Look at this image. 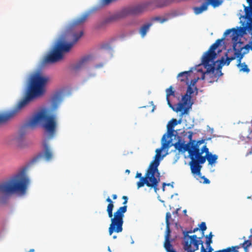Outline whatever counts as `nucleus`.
I'll use <instances>...</instances> for the list:
<instances>
[{
    "label": "nucleus",
    "instance_id": "obj_1",
    "mask_svg": "<svg viewBox=\"0 0 252 252\" xmlns=\"http://www.w3.org/2000/svg\"><path fill=\"white\" fill-rule=\"evenodd\" d=\"M98 6H94L84 13L80 17L70 23L66 28V32L63 34L55 44L53 50L44 59L43 63H54L61 60L63 58V53L68 52L73 45L82 37L83 34L82 31L72 34L73 41L70 43H65L64 41L67 39V35L70 34L74 28L77 25L83 23L88 16L93 12L98 10Z\"/></svg>",
    "mask_w": 252,
    "mask_h": 252
},
{
    "label": "nucleus",
    "instance_id": "obj_2",
    "mask_svg": "<svg viewBox=\"0 0 252 252\" xmlns=\"http://www.w3.org/2000/svg\"><path fill=\"white\" fill-rule=\"evenodd\" d=\"M49 80L42 76L41 71L37 70L31 76L30 85L24 98L12 109L0 114V124L4 123L16 116L31 100L44 93V86Z\"/></svg>",
    "mask_w": 252,
    "mask_h": 252
},
{
    "label": "nucleus",
    "instance_id": "obj_3",
    "mask_svg": "<svg viewBox=\"0 0 252 252\" xmlns=\"http://www.w3.org/2000/svg\"><path fill=\"white\" fill-rule=\"evenodd\" d=\"M223 38L218 39L213 44L209 49L204 53L201 58V63L195 67V70L201 73V79L206 78L209 83L217 81L219 78L222 75L221 69L224 65L220 64V59L215 61L217 54L215 50L221 44Z\"/></svg>",
    "mask_w": 252,
    "mask_h": 252
},
{
    "label": "nucleus",
    "instance_id": "obj_4",
    "mask_svg": "<svg viewBox=\"0 0 252 252\" xmlns=\"http://www.w3.org/2000/svg\"><path fill=\"white\" fill-rule=\"evenodd\" d=\"M240 23L242 27L227 30L223 33V39L230 35L233 43V48H236L248 54L252 50V12L244 17H241Z\"/></svg>",
    "mask_w": 252,
    "mask_h": 252
},
{
    "label": "nucleus",
    "instance_id": "obj_5",
    "mask_svg": "<svg viewBox=\"0 0 252 252\" xmlns=\"http://www.w3.org/2000/svg\"><path fill=\"white\" fill-rule=\"evenodd\" d=\"M27 167L21 169L10 180L0 184V193L5 194L18 193L20 196L26 194L30 179L27 175Z\"/></svg>",
    "mask_w": 252,
    "mask_h": 252
},
{
    "label": "nucleus",
    "instance_id": "obj_6",
    "mask_svg": "<svg viewBox=\"0 0 252 252\" xmlns=\"http://www.w3.org/2000/svg\"><path fill=\"white\" fill-rule=\"evenodd\" d=\"M48 114L49 112L46 109L37 112L27 122L25 126L33 128L40 125L47 133V139H52L55 134L56 115Z\"/></svg>",
    "mask_w": 252,
    "mask_h": 252
},
{
    "label": "nucleus",
    "instance_id": "obj_7",
    "mask_svg": "<svg viewBox=\"0 0 252 252\" xmlns=\"http://www.w3.org/2000/svg\"><path fill=\"white\" fill-rule=\"evenodd\" d=\"M148 10H150L147 1L135 5L127 6L114 12L103 20L97 22L95 25L94 28L97 30L100 29L107 24L119 21L128 15H140Z\"/></svg>",
    "mask_w": 252,
    "mask_h": 252
},
{
    "label": "nucleus",
    "instance_id": "obj_8",
    "mask_svg": "<svg viewBox=\"0 0 252 252\" xmlns=\"http://www.w3.org/2000/svg\"><path fill=\"white\" fill-rule=\"evenodd\" d=\"M164 156L165 155H155L146 171L145 177L141 178L137 183L138 189L143 187L146 184L148 187H153L155 191L157 192L158 184L160 181V173L158 170V166Z\"/></svg>",
    "mask_w": 252,
    "mask_h": 252
},
{
    "label": "nucleus",
    "instance_id": "obj_9",
    "mask_svg": "<svg viewBox=\"0 0 252 252\" xmlns=\"http://www.w3.org/2000/svg\"><path fill=\"white\" fill-rule=\"evenodd\" d=\"M178 141L173 144L172 145L180 152L185 153L186 151L188 152L189 157L191 159V161L189 162V165L191 171H192L193 167L195 166L200 157L202 156L200 155L199 153V145L196 143V141L188 142L187 144H186L185 141L183 140L180 136H178Z\"/></svg>",
    "mask_w": 252,
    "mask_h": 252
},
{
    "label": "nucleus",
    "instance_id": "obj_10",
    "mask_svg": "<svg viewBox=\"0 0 252 252\" xmlns=\"http://www.w3.org/2000/svg\"><path fill=\"white\" fill-rule=\"evenodd\" d=\"M233 49L234 51V53L232 56H228V54L230 52H232L231 49H229L227 52L225 53L224 56L221 58L220 64L228 65L232 60L237 58V66L239 68L240 71L249 73L250 72V69L248 68V65L245 63H241V60L246 54H244V51L238 48H233Z\"/></svg>",
    "mask_w": 252,
    "mask_h": 252
},
{
    "label": "nucleus",
    "instance_id": "obj_11",
    "mask_svg": "<svg viewBox=\"0 0 252 252\" xmlns=\"http://www.w3.org/2000/svg\"><path fill=\"white\" fill-rule=\"evenodd\" d=\"M126 209V206H122L114 213L113 218L111 219V224L109 227L108 231L110 235H111L113 232L120 233L123 231V218Z\"/></svg>",
    "mask_w": 252,
    "mask_h": 252
},
{
    "label": "nucleus",
    "instance_id": "obj_12",
    "mask_svg": "<svg viewBox=\"0 0 252 252\" xmlns=\"http://www.w3.org/2000/svg\"><path fill=\"white\" fill-rule=\"evenodd\" d=\"M177 125V121L175 119H172L168 122L167 125V131L163 135L161 139V147L160 148L156 149V155L161 156V153L164 149L168 148L171 146H173V144H170L172 142V139L170 138L167 140V138H171L173 135V132L174 131V128Z\"/></svg>",
    "mask_w": 252,
    "mask_h": 252
},
{
    "label": "nucleus",
    "instance_id": "obj_13",
    "mask_svg": "<svg viewBox=\"0 0 252 252\" xmlns=\"http://www.w3.org/2000/svg\"><path fill=\"white\" fill-rule=\"evenodd\" d=\"M43 151L40 152L32 160V163H34L41 159H44L46 161H49L52 159L53 155L46 139L43 142Z\"/></svg>",
    "mask_w": 252,
    "mask_h": 252
},
{
    "label": "nucleus",
    "instance_id": "obj_14",
    "mask_svg": "<svg viewBox=\"0 0 252 252\" xmlns=\"http://www.w3.org/2000/svg\"><path fill=\"white\" fill-rule=\"evenodd\" d=\"M218 158V157L217 155H212V154H210L208 156H202L200 157L199 160H198V162L195 166L193 167V170L191 171V172L193 174H196L197 175H200L201 174V168H202L201 164L205 162L206 159H207L209 164L212 165L216 162Z\"/></svg>",
    "mask_w": 252,
    "mask_h": 252
},
{
    "label": "nucleus",
    "instance_id": "obj_15",
    "mask_svg": "<svg viewBox=\"0 0 252 252\" xmlns=\"http://www.w3.org/2000/svg\"><path fill=\"white\" fill-rule=\"evenodd\" d=\"M191 98V96L185 94L182 97V102L178 103L175 108L173 106L171 108L177 112L181 111V115H183L187 113L188 109L191 107L192 104V103H190Z\"/></svg>",
    "mask_w": 252,
    "mask_h": 252
},
{
    "label": "nucleus",
    "instance_id": "obj_16",
    "mask_svg": "<svg viewBox=\"0 0 252 252\" xmlns=\"http://www.w3.org/2000/svg\"><path fill=\"white\" fill-rule=\"evenodd\" d=\"M203 236L197 237L196 235H192V237H189L190 240H187L186 244H184V248H188L194 251L198 250L199 245H201V246H203V242L202 241Z\"/></svg>",
    "mask_w": 252,
    "mask_h": 252
},
{
    "label": "nucleus",
    "instance_id": "obj_17",
    "mask_svg": "<svg viewBox=\"0 0 252 252\" xmlns=\"http://www.w3.org/2000/svg\"><path fill=\"white\" fill-rule=\"evenodd\" d=\"M175 0H148L150 10L167 6Z\"/></svg>",
    "mask_w": 252,
    "mask_h": 252
},
{
    "label": "nucleus",
    "instance_id": "obj_18",
    "mask_svg": "<svg viewBox=\"0 0 252 252\" xmlns=\"http://www.w3.org/2000/svg\"><path fill=\"white\" fill-rule=\"evenodd\" d=\"M23 140V136L19 133H16L8 137L6 140L7 145L20 147Z\"/></svg>",
    "mask_w": 252,
    "mask_h": 252
},
{
    "label": "nucleus",
    "instance_id": "obj_19",
    "mask_svg": "<svg viewBox=\"0 0 252 252\" xmlns=\"http://www.w3.org/2000/svg\"><path fill=\"white\" fill-rule=\"evenodd\" d=\"M91 59L92 57L90 55L83 57L78 62L72 65V69L75 72L79 71L86 67Z\"/></svg>",
    "mask_w": 252,
    "mask_h": 252
},
{
    "label": "nucleus",
    "instance_id": "obj_20",
    "mask_svg": "<svg viewBox=\"0 0 252 252\" xmlns=\"http://www.w3.org/2000/svg\"><path fill=\"white\" fill-rule=\"evenodd\" d=\"M63 94L62 92L56 93L51 98V109L52 110L57 109L63 100Z\"/></svg>",
    "mask_w": 252,
    "mask_h": 252
},
{
    "label": "nucleus",
    "instance_id": "obj_21",
    "mask_svg": "<svg viewBox=\"0 0 252 252\" xmlns=\"http://www.w3.org/2000/svg\"><path fill=\"white\" fill-rule=\"evenodd\" d=\"M170 225V224H166V232L165 235V241L164 243V248L166 251H169V249L173 248L170 240L171 233Z\"/></svg>",
    "mask_w": 252,
    "mask_h": 252
},
{
    "label": "nucleus",
    "instance_id": "obj_22",
    "mask_svg": "<svg viewBox=\"0 0 252 252\" xmlns=\"http://www.w3.org/2000/svg\"><path fill=\"white\" fill-rule=\"evenodd\" d=\"M247 2L249 4L248 6H245V5H243L244 6V12H242V10H241V12L243 13V14H241L239 13L238 14V16L239 17V20L240 19V18H241V17H244L245 16H246L248 15V14H250V13L252 12V0H246Z\"/></svg>",
    "mask_w": 252,
    "mask_h": 252
},
{
    "label": "nucleus",
    "instance_id": "obj_23",
    "mask_svg": "<svg viewBox=\"0 0 252 252\" xmlns=\"http://www.w3.org/2000/svg\"><path fill=\"white\" fill-rule=\"evenodd\" d=\"M208 9V6L205 0H204V2H202L200 6H195L192 8L193 12L195 15L200 14L203 12L207 11Z\"/></svg>",
    "mask_w": 252,
    "mask_h": 252
},
{
    "label": "nucleus",
    "instance_id": "obj_24",
    "mask_svg": "<svg viewBox=\"0 0 252 252\" xmlns=\"http://www.w3.org/2000/svg\"><path fill=\"white\" fill-rule=\"evenodd\" d=\"M153 24L152 22H148L144 24L139 29V33L141 36L144 38L147 32L149 31L150 27L152 26Z\"/></svg>",
    "mask_w": 252,
    "mask_h": 252
},
{
    "label": "nucleus",
    "instance_id": "obj_25",
    "mask_svg": "<svg viewBox=\"0 0 252 252\" xmlns=\"http://www.w3.org/2000/svg\"><path fill=\"white\" fill-rule=\"evenodd\" d=\"M192 71V70L191 69L189 71L180 72L177 75V77L178 80L181 82H186L187 80H189L188 76Z\"/></svg>",
    "mask_w": 252,
    "mask_h": 252
},
{
    "label": "nucleus",
    "instance_id": "obj_26",
    "mask_svg": "<svg viewBox=\"0 0 252 252\" xmlns=\"http://www.w3.org/2000/svg\"><path fill=\"white\" fill-rule=\"evenodd\" d=\"M166 100L168 102V104L169 105L170 107H172V105L169 99V97L170 95H174V92L172 90V86H170L169 88L167 89L166 90Z\"/></svg>",
    "mask_w": 252,
    "mask_h": 252
},
{
    "label": "nucleus",
    "instance_id": "obj_27",
    "mask_svg": "<svg viewBox=\"0 0 252 252\" xmlns=\"http://www.w3.org/2000/svg\"><path fill=\"white\" fill-rule=\"evenodd\" d=\"M192 232H193L192 230L183 231V233L184 235V244H186V242L187 240H188V241H189V240H190L189 238H188V237H192V236H189V233H191Z\"/></svg>",
    "mask_w": 252,
    "mask_h": 252
},
{
    "label": "nucleus",
    "instance_id": "obj_28",
    "mask_svg": "<svg viewBox=\"0 0 252 252\" xmlns=\"http://www.w3.org/2000/svg\"><path fill=\"white\" fill-rule=\"evenodd\" d=\"M213 236L212 234V232H211L208 235H206L205 238H206V244L207 246H210V245L212 243V238Z\"/></svg>",
    "mask_w": 252,
    "mask_h": 252
},
{
    "label": "nucleus",
    "instance_id": "obj_29",
    "mask_svg": "<svg viewBox=\"0 0 252 252\" xmlns=\"http://www.w3.org/2000/svg\"><path fill=\"white\" fill-rule=\"evenodd\" d=\"M237 247H232V248H227L225 249L221 250L222 252H238Z\"/></svg>",
    "mask_w": 252,
    "mask_h": 252
},
{
    "label": "nucleus",
    "instance_id": "obj_30",
    "mask_svg": "<svg viewBox=\"0 0 252 252\" xmlns=\"http://www.w3.org/2000/svg\"><path fill=\"white\" fill-rule=\"evenodd\" d=\"M169 18L164 17V18H161L160 17H155L152 18L153 21H158L160 23H163L165 22H166L168 20Z\"/></svg>",
    "mask_w": 252,
    "mask_h": 252
},
{
    "label": "nucleus",
    "instance_id": "obj_31",
    "mask_svg": "<svg viewBox=\"0 0 252 252\" xmlns=\"http://www.w3.org/2000/svg\"><path fill=\"white\" fill-rule=\"evenodd\" d=\"M252 245V242L250 240L245 241L242 244V247L245 251H247L248 249Z\"/></svg>",
    "mask_w": 252,
    "mask_h": 252
},
{
    "label": "nucleus",
    "instance_id": "obj_32",
    "mask_svg": "<svg viewBox=\"0 0 252 252\" xmlns=\"http://www.w3.org/2000/svg\"><path fill=\"white\" fill-rule=\"evenodd\" d=\"M199 153H200V155L202 156V154L204 153H206L205 156H208L210 153H209V149L207 147L206 145H204L201 149L200 150Z\"/></svg>",
    "mask_w": 252,
    "mask_h": 252
},
{
    "label": "nucleus",
    "instance_id": "obj_33",
    "mask_svg": "<svg viewBox=\"0 0 252 252\" xmlns=\"http://www.w3.org/2000/svg\"><path fill=\"white\" fill-rule=\"evenodd\" d=\"M200 229L202 231V235H204V231L206 230L207 227L205 222H202L199 225Z\"/></svg>",
    "mask_w": 252,
    "mask_h": 252
},
{
    "label": "nucleus",
    "instance_id": "obj_34",
    "mask_svg": "<svg viewBox=\"0 0 252 252\" xmlns=\"http://www.w3.org/2000/svg\"><path fill=\"white\" fill-rule=\"evenodd\" d=\"M207 247L208 249V251L206 250L204 246H201L200 252H212V251H213V249L211 246V245H210V246H207Z\"/></svg>",
    "mask_w": 252,
    "mask_h": 252
},
{
    "label": "nucleus",
    "instance_id": "obj_35",
    "mask_svg": "<svg viewBox=\"0 0 252 252\" xmlns=\"http://www.w3.org/2000/svg\"><path fill=\"white\" fill-rule=\"evenodd\" d=\"M193 93V89L191 87L190 85H189L186 94L189 95L191 96Z\"/></svg>",
    "mask_w": 252,
    "mask_h": 252
},
{
    "label": "nucleus",
    "instance_id": "obj_36",
    "mask_svg": "<svg viewBox=\"0 0 252 252\" xmlns=\"http://www.w3.org/2000/svg\"><path fill=\"white\" fill-rule=\"evenodd\" d=\"M171 218V215L170 212H167L166 214L165 222L166 224H170L169 220Z\"/></svg>",
    "mask_w": 252,
    "mask_h": 252
},
{
    "label": "nucleus",
    "instance_id": "obj_37",
    "mask_svg": "<svg viewBox=\"0 0 252 252\" xmlns=\"http://www.w3.org/2000/svg\"><path fill=\"white\" fill-rule=\"evenodd\" d=\"M102 48L105 49V50H110V51H111V49H112L108 43H105V44H103L102 46Z\"/></svg>",
    "mask_w": 252,
    "mask_h": 252
},
{
    "label": "nucleus",
    "instance_id": "obj_38",
    "mask_svg": "<svg viewBox=\"0 0 252 252\" xmlns=\"http://www.w3.org/2000/svg\"><path fill=\"white\" fill-rule=\"evenodd\" d=\"M114 208V204H108L107 206V211L108 213L113 212V209Z\"/></svg>",
    "mask_w": 252,
    "mask_h": 252
},
{
    "label": "nucleus",
    "instance_id": "obj_39",
    "mask_svg": "<svg viewBox=\"0 0 252 252\" xmlns=\"http://www.w3.org/2000/svg\"><path fill=\"white\" fill-rule=\"evenodd\" d=\"M192 135H193V133L192 132H189V135H188V138L189 139V142L196 141L195 140H192Z\"/></svg>",
    "mask_w": 252,
    "mask_h": 252
},
{
    "label": "nucleus",
    "instance_id": "obj_40",
    "mask_svg": "<svg viewBox=\"0 0 252 252\" xmlns=\"http://www.w3.org/2000/svg\"><path fill=\"white\" fill-rule=\"evenodd\" d=\"M199 79H201V77H197V78H195L194 79L191 80V83H192V85H194Z\"/></svg>",
    "mask_w": 252,
    "mask_h": 252
},
{
    "label": "nucleus",
    "instance_id": "obj_41",
    "mask_svg": "<svg viewBox=\"0 0 252 252\" xmlns=\"http://www.w3.org/2000/svg\"><path fill=\"white\" fill-rule=\"evenodd\" d=\"M113 0H102V2L103 4H108Z\"/></svg>",
    "mask_w": 252,
    "mask_h": 252
},
{
    "label": "nucleus",
    "instance_id": "obj_42",
    "mask_svg": "<svg viewBox=\"0 0 252 252\" xmlns=\"http://www.w3.org/2000/svg\"><path fill=\"white\" fill-rule=\"evenodd\" d=\"M202 179H204L203 183L204 184H209L210 183V181L207 178H205V176L202 177Z\"/></svg>",
    "mask_w": 252,
    "mask_h": 252
},
{
    "label": "nucleus",
    "instance_id": "obj_43",
    "mask_svg": "<svg viewBox=\"0 0 252 252\" xmlns=\"http://www.w3.org/2000/svg\"><path fill=\"white\" fill-rule=\"evenodd\" d=\"M184 250L186 252H195V251L192 250V249H190L188 248H184Z\"/></svg>",
    "mask_w": 252,
    "mask_h": 252
},
{
    "label": "nucleus",
    "instance_id": "obj_44",
    "mask_svg": "<svg viewBox=\"0 0 252 252\" xmlns=\"http://www.w3.org/2000/svg\"><path fill=\"white\" fill-rule=\"evenodd\" d=\"M173 182H172L171 183H164V186H171V187L173 188L174 187L173 186Z\"/></svg>",
    "mask_w": 252,
    "mask_h": 252
},
{
    "label": "nucleus",
    "instance_id": "obj_45",
    "mask_svg": "<svg viewBox=\"0 0 252 252\" xmlns=\"http://www.w3.org/2000/svg\"><path fill=\"white\" fill-rule=\"evenodd\" d=\"M106 201L109 202V204H113V202L109 197L106 199Z\"/></svg>",
    "mask_w": 252,
    "mask_h": 252
},
{
    "label": "nucleus",
    "instance_id": "obj_46",
    "mask_svg": "<svg viewBox=\"0 0 252 252\" xmlns=\"http://www.w3.org/2000/svg\"><path fill=\"white\" fill-rule=\"evenodd\" d=\"M204 142V140H199V141H196V143H197V144L198 145H201V144L203 143Z\"/></svg>",
    "mask_w": 252,
    "mask_h": 252
},
{
    "label": "nucleus",
    "instance_id": "obj_47",
    "mask_svg": "<svg viewBox=\"0 0 252 252\" xmlns=\"http://www.w3.org/2000/svg\"><path fill=\"white\" fill-rule=\"evenodd\" d=\"M108 217L110 218H113V216L114 217V215H113V212H110L109 213H108Z\"/></svg>",
    "mask_w": 252,
    "mask_h": 252
},
{
    "label": "nucleus",
    "instance_id": "obj_48",
    "mask_svg": "<svg viewBox=\"0 0 252 252\" xmlns=\"http://www.w3.org/2000/svg\"><path fill=\"white\" fill-rule=\"evenodd\" d=\"M141 176H142L141 173L137 172L136 175L135 177L136 178H140V179H141V178L143 177H141Z\"/></svg>",
    "mask_w": 252,
    "mask_h": 252
},
{
    "label": "nucleus",
    "instance_id": "obj_49",
    "mask_svg": "<svg viewBox=\"0 0 252 252\" xmlns=\"http://www.w3.org/2000/svg\"><path fill=\"white\" fill-rule=\"evenodd\" d=\"M167 252H176V251L173 248L169 249V251H166Z\"/></svg>",
    "mask_w": 252,
    "mask_h": 252
},
{
    "label": "nucleus",
    "instance_id": "obj_50",
    "mask_svg": "<svg viewBox=\"0 0 252 252\" xmlns=\"http://www.w3.org/2000/svg\"><path fill=\"white\" fill-rule=\"evenodd\" d=\"M179 210H180V209H179V208H178V209H177L175 212H174L173 213V214H176V215L178 214V211H179Z\"/></svg>",
    "mask_w": 252,
    "mask_h": 252
},
{
    "label": "nucleus",
    "instance_id": "obj_51",
    "mask_svg": "<svg viewBox=\"0 0 252 252\" xmlns=\"http://www.w3.org/2000/svg\"><path fill=\"white\" fill-rule=\"evenodd\" d=\"M102 66V64H97V65H95V67L96 68H98V67H100Z\"/></svg>",
    "mask_w": 252,
    "mask_h": 252
},
{
    "label": "nucleus",
    "instance_id": "obj_52",
    "mask_svg": "<svg viewBox=\"0 0 252 252\" xmlns=\"http://www.w3.org/2000/svg\"><path fill=\"white\" fill-rule=\"evenodd\" d=\"M251 235L249 236V239L252 237V228L250 229Z\"/></svg>",
    "mask_w": 252,
    "mask_h": 252
},
{
    "label": "nucleus",
    "instance_id": "obj_53",
    "mask_svg": "<svg viewBox=\"0 0 252 252\" xmlns=\"http://www.w3.org/2000/svg\"><path fill=\"white\" fill-rule=\"evenodd\" d=\"M112 197H113V198L114 199H116L117 198V195H116V194H113V195H112Z\"/></svg>",
    "mask_w": 252,
    "mask_h": 252
},
{
    "label": "nucleus",
    "instance_id": "obj_54",
    "mask_svg": "<svg viewBox=\"0 0 252 252\" xmlns=\"http://www.w3.org/2000/svg\"><path fill=\"white\" fill-rule=\"evenodd\" d=\"M127 202V197H126V200L124 201L123 204H126Z\"/></svg>",
    "mask_w": 252,
    "mask_h": 252
},
{
    "label": "nucleus",
    "instance_id": "obj_55",
    "mask_svg": "<svg viewBox=\"0 0 252 252\" xmlns=\"http://www.w3.org/2000/svg\"><path fill=\"white\" fill-rule=\"evenodd\" d=\"M198 228H195L192 230V232H196V231H197V230H198Z\"/></svg>",
    "mask_w": 252,
    "mask_h": 252
},
{
    "label": "nucleus",
    "instance_id": "obj_56",
    "mask_svg": "<svg viewBox=\"0 0 252 252\" xmlns=\"http://www.w3.org/2000/svg\"><path fill=\"white\" fill-rule=\"evenodd\" d=\"M182 122V120L181 119H180L178 121H177V124H181Z\"/></svg>",
    "mask_w": 252,
    "mask_h": 252
},
{
    "label": "nucleus",
    "instance_id": "obj_57",
    "mask_svg": "<svg viewBox=\"0 0 252 252\" xmlns=\"http://www.w3.org/2000/svg\"><path fill=\"white\" fill-rule=\"evenodd\" d=\"M178 194L177 193H175L174 194H172L171 196V198H173V196H175V195H177Z\"/></svg>",
    "mask_w": 252,
    "mask_h": 252
},
{
    "label": "nucleus",
    "instance_id": "obj_58",
    "mask_svg": "<svg viewBox=\"0 0 252 252\" xmlns=\"http://www.w3.org/2000/svg\"><path fill=\"white\" fill-rule=\"evenodd\" d=\"M183 213L186 216L187 215V214H187V210H184L183 211Z\"/></svg>",
    "mask_w": 252,
    "mask_h": 252
},
{
    "label": "nucleus",
    "instance_id": "obj_59",
    "mask_svg": "<svg viewBox=\"0 0 252 252\" xmlns=\"http://www.w3.org/2000/svg\"><path fill=\"white\" fill-rule=\"evenodd\" d=\"M165 186H164V183H163L162 185V190L163 191H164V190H165Z\"/></svg>",
    "mask_w": 252,
    "mask_h": 252
},
{
    "label": "nucleus",
    "instance_id": "obj_60",
    "mask_svg": "<svg viewBox=\"0 0 252 252\" xmlns=\"http://www.w3.org/2000/svg\"><path fill=\"white\" fill-rule=\"evenodd\" d=\"M126 173H129L130 171H129L128 169H126Z\"/></svg>",
    "mask_w": 252,
    "mask_h": 252
},
{
    "label": "nucleus",
    "instance_id": "obj_61",
    "mask_svg": "<svg viewBox=\"0 0 252 252\" xmlns=\"http://www.w3.org/2000/svg\"><path fill=\"white\" fill-rule=\"evenodd\" d=\"M108 251L109 252H111V249H110V247H108Z\"/></svg>",
    "mask_w": 252,
    "mask_h": 252
},
{
    "label": "nucleus",
    "instance_id": "obj_62",
    "mask_svg": "<svg viewBox=\"0 0 252 252\" xmlns=\"http://www.w3.org/2000/svg\"><path fill=\"white\" fill-rule=\"evenodd\" d=\"M34 252V249H31L30 251H29V252Z\"/></svg>",
    "mask_w": 252,
    "mask_h": 252
},
{
    "label": "nucleus",
    "instance_id": "obj_63",
    "mask_svg": "<svg viewBox=\"0 0 252 252\" xmlns=\"http://www.w3.org/2000/svg\"><path fill=\"white\" fill-rule=\"evenodd\" d=\"M113 239H116V238H117V236H116V235H114V236H113Z\"/></svg>",
    "mask_w": 252,
    "mask_h": 252
},
{
    "label": "nucleus",
    "instance_id": "obj_64",
    "mask_svg": "<svg viewBox=\"0 0 252 252\" xmlns=\"http://www.w3.org/2000/svg\"><path fill=\"white\" fill-rule=\"evenodd\" d=\"M214 252H222V251H221V250H220L215 251Z\"/></svg>",
    "mask_w": 252,
    "mask_h": 252
}]
</instances>
